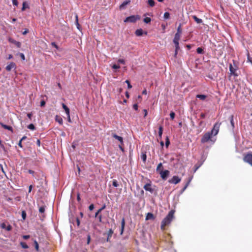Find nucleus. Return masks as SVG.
<instances>
[{
  "label": "nucleus",
  "mask_w": 252,
  "mask_h": 252,
  "mask_svg": "<svg viewBox=\"0 0 252 252\" xmlns=\"http://www.w3.org/2000/svg\"><path fill=\"white\" fill-rule=\"evenodd\" d=\"M174 211L171 210L166 217L162 220L161 224V229L164 230L165 227L170 223L174 218Z\"/></svg>",
  "instance_id": "nucleus-1"
},
{
  "label": "nucleus",
  "mask_w": 252,
  "mask_h": 252,
  "mask_svg": "<svg viewBox=\"0 0 252 252\" xmlns=\"http://www.w3.org/2000/svg\"><path fill=\"white\" fill-rule=\"evenodd\" d=\"M243 161L252 166V152H248L244 154Z\"/></svg>",
  "instance_id": "nucleus-2"
},
{
  "label": "nucleus",
  "mask_w": 252,
  "mask_h": 252,
  "mask_svg": "<svg viewBox=\"0 0 252 252\" xmlns=\"http://www.w3.org/2000/svg\"><path fill=\"white\" fill-rule=\"evenodd\" d=\"M220 125L221 123L219 122L216 123L214 125L213 129L210 132L212 135L215 136L218 133Z\"/></svg>",
  "instance_id": "nucleus-3"
},
{
  "label": "nucleus",
  "mask_w": 252,
  "mask_h": 252,
  "mask_svg": "<svg viewBox=\"0 0 252 252\" xmlns=\"http://www.w3.org/2000/svg\"><path fill=\"white\" fill-rule=\"evenodd\" d=\"M212 135L211 134V133L210 132H207L205 133L203 135V136L201 139V143H206V142L209 141V140L211 139Z\"/></svg>",
  "instance_id": "nucleus-4"
},
{
  "label": "nucleus",
  "mask_w": 252,
  "mask_h": 252,
  "mask_svg": "<svg viewBox=\"0 0 252 252\" xmlns=\"http://www.w3.org/2000/svg\"><path fill=\"white\" fill-rule=\"evenodd\" d=\"M139 19V17L138 16H134L132 15L129 17H127L124 20V22L125 23L127 22H130V23H134L138 19Z\"/></svg>",
  "instance_id": "nucleus-5"
},
{
  "label": "nucleus",
  "mask_w": 252,
  "mask_h": 252,
  "mask_svg": "<svg viewBox=\"0 0 252 252\" xmlns=\"http://www.w3.org/2000/svg\"><path fill=\"white\" fill-rule=\"evenodd\" d=\"M181 181V179L177 176H174L171 179L168 180V182L170 184H177Z\"/></svg>",
  "instance_id": "nucleus-6"
},
{
  "label": "nucleus",
  "mask_w": 252,
  "mask_h": 252,
  "mask_svg": "<svg viewBox=\"0 0 252 252\" xmlns=\"http://www.w3.org/2000/svg\"><path fill=\"white\" fill-rule=\"evenodd\" d=\"M169 171L167 170L164 171L160 170L159 172V174H160L161 178L164 180L167 179V177L169 175Z\"/></svg>",
  "instance_id": "nucleus-7"
},
{
  "label": "nucleus",
  "mask_w": 252,
  "mask_h": 252,
  "mask_svg": "<svg viewBox=\"0 0 252 252\" xmlns=\"http://www.w3.org/2000/svg\"><path fill=\"white\" fill-rule=\"evenodd\" d=\"M16 64L14 63L11 62L6 66V69L7 71H10L12 68H15Z\"/></svg>",
  "instance_id": "nucleus-8"
},
{
  "label": "nucleus",
  "mask_w": 252,
  "mask_h": 252,
  "mask_svg": "<svg viewBox=\"0 0 252 252\" xmlns=\"http://www.w3.org/2000/svg\"><path fill=\"white\" fill-rule=\"evenodd\" d=\"M112 136L113 137L119 141L121 144H123V138L122 137L118 136L115 133H112Z\"/></svg>",
  "instance_id": "nucleus-9"
},
{
  "label": "nucleus",
  "mask_w": 252,
  "mask_h": 252,
  "mask_svg": "<svg viewBox=\"0 0 252 252\" xmlns=\"http://www.w3.org/2000/svg\"><path fill=\"white\" fill-rule=\"evenodd\" d=\"M180 38V34L179 32H177L174 36V39H173V42L174 43H179V41Z\"/></svg>",
  "instance_id": "nucleus-10"
},
{
  "label": "nucleus",
  "mask_w": 252,
  "mask_h": 252,
  "mask_svg": "<svg viewBox=\"0 0 252 252\" xmlns=\"http://www.w3.org/2000/svg\"><path fill=\"white\" fill-rule=\"evenodd\" d=\"M151 185L150 184H146L144 186V189L147 191H149L151 192H152L153 191V189L151 188Z\"/></svg>",
  "instance_id": "nucleus-11"
},
{
  "label": "nucleus",
  "mask_w": 252,
  "mask_h": 252,
  "mask_svg": "<svg viewBox=\"0 0 252 252\" xmlns=\"http://www.w3.org/2000/svg\"><path fill=\"white\" fill-rule=\"evenodd\" d=\"M0 125L4 129L9 130L11 131L12 132H13V128H12V127L11 126H7V125H4V124H3L2 123H0Z\"/></svg>",
  "instance_id": "nucleus-12"
},
{
  "label": "nucleus",
  "mask_w": 252,
  "mask_h": 252,
  "mask_svg": "<svg viewBox=\"0 0 252 252\" xmlns=\"http://www.w3.org/2000/svg\"><path fill=\"white\" fill-rule=\"evenodd\" d=\"M229 68L230 71V74L236 76L237 75L235 74L236 69L233 67L231 64H229Z\"/></svg>",
  "instance_id": "nucleus-13"
},
{
  "label": "nucleus",
  "mask_w": 252,
  "mask_h": 252,
  "mask_svg": "<svg viewBox=\"0 0 252 252\" xmlns=\"http://www.w3.org/2000/svg\"><path fill=\"white\" fill-rule=\"evenodd\" d=\"M75 25L76 26L77 28L79 31H81V27L78 22V17L77 15H76L75 16Z\"/></svg>",
  "instance_id": "nucleus-14"
},
{
  "label": "nucleus",
  "mask_w": 252,
  "mask_h": 252,
  "mask_svg": "<svg viewBox=\"0 0 252 252\" xmlns=\"http://www.w3.org/2000/svg\"><path fill=\"white\" fill-rule=\"evenodd\" d=\"M125 225V219L123 218L121 222V234L122 235L123 233L124 227Z\"/></svg>",
  "instance_id": "nucleus-15"
},
{
  "label": "nucleus",
  "mask_w": 252,
  "mask_h": 252,
  "mask_svg": "<svg viewBox=\"0 0 252 252\" xmlns=\"http://www.w3.org/2000/svg\"><path fill=\"white\" fill-rule=\"evenodd\" d=\"M130 1L129 0H126L123 2V3L120 5V8L123 9L126 5L129 3Z\"/></svg>",
  "instance_id": "nucleus-16"
},
{
  "label": "nucleus",
  "mask_w": 252,
  "mask_h": 252,
  "mask_svg": "<svg viewBox=\"0 0 252 252\" xmlns=\"http://www.w3.org/2000/svg\"><path fill=\"white\" fill-rule=\"evenodd\" d=\"M192 18L197 24H200L202 22V20L201 19L197 18V16H196L195 15H193Z\"/></svg>",
  "instance_id": "nucleus-17"
},
{
  "label": "nucleus",
  "mask_w": 252,
  "mask_h": 252,
  "mask_svg": "<svg viewBox=\"0 0 252 252\" xmlns=\"http://www.w3.org/2000/svg\"><path fill=\"white\" fill-rule=\"evenodd\" d=\"M154 219V215H153V214H152L151 213H148L147 214V216H146V220H151V219Z\"/></svg>",
  "instance_id": "nucleus-18"
},
{
  "label": "nucleus",
  "mask_w": 252,
  "mask_h": 252,
  "mask_svg": "<svg viewBox=\"0 0 252 252\" xmlns=\"http://www.w3.org/2000/svg\"><path fill=\"white\" fill-rule=\"evenodd\" d=\"M55 120L56 121L58 122L60 125H62L63 124V119L60 117H59L58 116H56V118H55Z\"/></svg>",
  "instance_id": "nucleus-19"
},
{
  "label": "nucleus",
  "mask_w": 252,
  "mask_h": 252,
  "mask_svg": "<svg viewBox=\"0 0 252 252\" xmlns=\"http://www.w3.org/2000/svg\"><path fill=\"white\" fill-rule=\"evenodd\" d=\"M143 34V30L142 29H138L135 31V34L137 36H141Z\"/></svg>",
  "instance_id": "nucleus-20"
},
{
  "label": "nucleus",
  "mask_w": 252,
  "mask_h": 252,
  "mask_svg": "<svg viewBox=\"0 0 252 252\" xmlns=\"http://www.w3.org/2000/svg\"><path fill=\"white\" fill-rule=\"evenodd\" d=\"M113 233V231H112V230L111 229H109L108 233V237H107V241H109V239L111 237Z\"/></svg>",
  "instance_id": "nucleus-21"
},
{
  "label": "nucleus",
  "mask_w": 252,
  "mask_h": 252,
  "mask_svg": "<svg viewBox=\"0 0 252 252\" xmlns=\"http://www.w3.org/2000/svg\"><path fill=\"white\" fill-rule=\"evenodd\" d=\"M229 120H230L231 125L232 128H234V120H233V116H232V115L230 116V117H229Z\"/></svg>",
  "instance_id": "nucleus-22"
},
{
  "label": "nucleus",
  "mask_w": 252,
  "mask_h": 252,
  "mask_svg": "<svg viewBox=\"0 0 252 252\" xmlns=\"http://www.w3.org/2000/svg\"><path fill=\"white\" fill-rule=\"evenodd\" d=\"M29 8V5L26 2H23V6H22V11H24L26 8Z\"/></svg>",
  "instance_id": "nucleus-23"
},
{
  "label": "nucleus",
  "mask_w": 252,
  "mask_h": 252,
  "mask_svg": "<svg viewBox=\"0 0 252 252\" xmlns=\"http://www.w3.org/2000/svg\"><path fill=\"white\" fill-rule=\"evenodd\" d=\"M11 42L14 43L17 47L20 48L21 47V44L19 41H16L15 40H12Z\"/></svg>",
  "instance_id": "nucleus-24"
},
{
  "label": "nucleus",
  "mask_w": 252,
  "mask_h": 252,
  "mask_svg": "<svg viewBox=\"0 0 252 252\" xmlns=\"http://www.w3.org/2000/svg\"><path fill=\"white\" fill-rule=\"evenodd\" d=\"M162 127L160 126L159 127V131H158V136L159 138H161L162 137Z\"/></svg>",
  "instance_id": "nucleus-25"
},
{
  "label": "nucleus",
  "mask_w": 252,
  "mask_h": 252,
  "mask_svg": "<svg viewBox=\"0 0 252 252\" xmlns=\"http://www.w3.org/2000/svg\"><path fill=\"white\" fill-rule=\"evenodd\" d=\"M196 97L201 100H204L206 98V96L204 94H198L196 95Z\"/></svg>",
  "instance_id": "nucleus-26"
},
{
  "label": "nucleus",
  "mask_w": 252,
  "mask_h": 252,
  "mask_svg": "<svg viewBox=\"0 0 252 252\" xmlns=\"http://www.w3.org/2000/svg\"><path fill=\"white\" fill-rule=\"evenodd\" d=\"M146 158H147V156H146V154L142 153L141 155V158L144 162H145L146 160Z\"/></svg>",
  "instance_id": "nucleus-27"
},
{
  "label": "nucleus",
  "mask_w": 252,
  "mask_h": 252,
  "mask_svg": "<svg viewBox=\"0 0 252 252\" xmlns=\"http://www.w3.org/2000/svg\"><path fill=\"white\" fill-rule=\"evenodd\" d=\"M148 3L151 7H153L155 5V1L154 0H148Z\"/></svg>",
  "instance_id": "nucleus-28"
},
{
  "label": "nucleus",
  "mask_w": 252,
  "mask_h": 252,
  "mask_svg": "<svg viewBox=\"0 0 252 252\" xmlns=\"http://www.w3.org/2000/svg\"><path fill=\"white\" fill-rule=\"evenodd\" d=\"M162 167V164L161 163H159L157 167V171L159 173V171H160V168Z\"/></svg>",
  "instance_id": "nucleus-29"
},
{
  "label": "nucleus",
  "mask_w": 252,
  "mask_h": 252,
  "mask_svg": "<svg viewBox=\"0 0 252 252\" xmlns=\"http://www.w3.org/2000/svg\"><path fill=\"white\" fill-rule=\"evenodd\" d=\"M151 21V19L149 17H146L144 19V22L147 24L150 23Z\"/></svg>",
  "instance_id": "nucleus-30"
},
{
  "label": "nucleus",
  "mask_w": 252,
  "mask_h": 252,
  "mask_svg": "<svg viewBox=\"0 0 252 252\" xmlns=\"http://www.w3.org/2000/svg\"><path fill=\"white\" fill-rule=\"evenodd\" d=\"M20 245L22 246V247L24 249H27L28 248V245L24 242H21Z\"/></svg>",
  "instance_id": "nucleus-31"
},
{
  "label": "nucleus",
  "mask_w": 252,
  "mask_h": 252,
  "mask_svg": "<svg viewBox=\"0 0 252 252\" xmlns=\"http://www.w3.org/2000/svg\"><path fill=\"white\" fill-rule=\"evenodd\" d=\"M163 17H164V18L165 19H169V17H170L169 13H168V12H165L164 14Z\"/></svg>",
  "instance_id": "nucleus-32"
},
{
  "label": "nucleus",
  "mask_w": 252,
  "mask_h": 252,
  "mask_svg": "<svg viewBox=\"0 0 252 252\" xmlns=\"http://www.w3.org/2000/svg\"><path fill=\"white\" fill-rule=\"evenodd\" d=\"M196 51L198 54H203V49L200 47H198L197 48Z\"/></svg>",
  "instance_id": "nucleus-33"
},
{
  "label": "nucleus",
  "mask_w": 252,
  "mask_h": 252,
  "mask_svg": "<svg viewBox=\"0 0 252 252\" xmlns=\"http://www.w3.org/2000/svg\"><path fill=\"white\" fill-rule=\"evenodd\" d=\"M112 185L115 187H117L119 186V184L117 181L116 180H113L112 182Z\"/></svg>",
  "instance_id": "nucleus-34"
},
{
  "label": "nucleus",
  "mask_w": 252,
  "mask_h": 252,
  "mask_svg": "<svg viewBox=\"0 0 252 252\" xmlns=\"http://www.w3.org/2000/svg\"><path fill=\"white\" fill-rule=\"evenodd\" d=\"M28 128H29V129H31V130H34V129H35V126H34L33 124H31L29 125L28 126Z\"/></svg>",
  "instance_id": "nucleus-35"
},
{
  "label": "nucleus",
  "mask_w": 252,
  "mask_h": 252,
  "mask_svg": "<svg viewBox=\"0 0 252 252\" xmlns=\"http://www.w3.org/2000/svg\"><path fill=\"white\" fill-rule=\"evenodd\" d=\"M169 144H170L169 139L168 137H166V141H165V145H166V147H167L169 146Z\"/></svg>",
  "instance_id": "nucleus-36"
},
{
  "label": "nucleus",
  "mask_w": 252,
  "mask_h": 252,
  "mask_svg": "<svg viewBox=\"0 0 252 252\" xmlns=\"http://www.w3.org/2000/svg\"><path fill=\"white\" fill-rule=\"evenodd\" d=\"M112 68L114 69H117L120 68V65L117 64H113L112 66Z\"/></svg>",
  "instance_id": "nucleus-37"
},
{
  "label": "nucleus",
  "mask_w": 252,
  "mask_h": 252,
  "mask_svg": "<svg viewBox=\"0 0 252 252\" xmlns=\"http://www.w3.org/2000/svg\"><path fill=\"white\" fill-rule=\"evenodd\" d=\"M175 114L174 112H171L170 113V118H171V119L172 120H173V119H174V118H175Z\"/></svg>",
  "instance_id": "nucleus-38"
},
{
  "label": "nucleus",
  "mask_w": 252,
  "mask_h": 252,
  "mask_svg": "<svg viewBox=\"0 0 252 252\" xmlns=\"http://www.w3.org/2000/svg\"><path fill=\"white\" fill-rule=\"evenodd\" d=\"M19 55L23 61H24L25 60V55L23 53H20L19 54Z\"/></svg>",
  "instance_id": "nucleus-39"
},
{
  "label": "nucleus",
  "mask_w": 252,
  "mask_h": 252,
  "mask_svg": "<svg viewBox=\"0 0 252 252\" xmlns=\"http://www.w3.org/2000/svg\"><path fill=\"white\" fill-rule=\"evenodd\" d=\"M175 51L176 52H178V51L179 50V43H175Z\"/></svg>",
  "instance_id": "nucleus-40"
},
{
  "label": "nucleus",
  "mask_w": 252,
  "mask_h": 252,
  "mask_svg": "<svg viewBox=\"0 0 252 252\" xmlns=\"http://www.w3.org/2000/svg\"><path fill=\"white\" fill-rule=\"evenodd\" d=\"M34 245H35V249L36 250V251H38L39 246H38V243L37 242V241H34Z\"/></svg>",
  "instance_id": "nucleus-41"
},
{
  "label": "nucleus",
  "mask_w": 252,
  "mask_h": 252,
  "mask_svg": "<svg viewBox=\"0 0 252 252\" xmlns=\"http://www.w3.org/2000/svg\"><path fill=\"white\" fill-rule=\"evenodd\" d=\"M126 83L127 84V87L128 89H131L132 88V86L130 85V82L128 80H126Z\"/></svg>",
  "instance_id": "nucleus-42"
},
{
  "label": "nucleus",
  "mask_w": 252,
  "mask_h": 252,
  "mask_svg": "<svg viewBox=\"0 0 252 252\" xmlns=\"http://www.w3.org/2000/svg\"><path fill=\"white\" fill-rule=\"evenodd\" d=\"M22 216L23 220H25L26 217V213L25 211H22Z\"/></svg>",
  "instance_id": "nucleus-43"
},
{
  "label": "nucleus",
  "mask_w": 252,
  "mask_h": 252,
  "mask_svg": "<svg viewBox=\"0 0 252 252\" xmlns=\"http://www.w3.org/2000/svg\"><path fill=\"white\" fill-rule=\"evenodd\" d=\"M12 3L14 5L17 6L18 4V2L17 0H13Z\"/></svg>",
  "instance_id": "nucleus-44"
},
{
  "label": "nucleus",
  "mask_w": 252,
  "mask_h": 252,
  "mask_svg": "<svg viewBox=\"0 0 252 252\" xmlns=\"http://www.w3.org/2000/svg\"><path fill=\"white\" fill-rule=\"evenodd\" d=\"M51 45L52 46L55 47L57 49H58L59 47L55 42H53L51 43Z\"/></svg>",
  "instance_id": "nucleus-45"
},
{
  "label": "nucleus",
  "mask_w": 252,
  "mask_h": 252,
  "mask_svg": "<svg viewBox=\"0 0 252 252\" xmlns=\"http://www.w3.org/2000/svg\"><path fill=\"white\" fill-rule=\"evenodd\" d=\"M0 226L2 229H5L6 227V225L5 223H2L0 224Z\"/></svg>",
  "instance_id": "nucleus-46"
},
{
  "label": "nucleus",
  "mask_w": 252,
  "mask_h": 252,
  "mask_svg": "<svg viewBox=\"0 0 252 252\" xmlns=\"http://www.w3.org/2000/svg\"><path fill=\"white\" fill-rule=\"evenodd\" d=\"M39 211L40 213H44L45 211V209L43 207H41L39 208Z\"/></svg>",
  "instance_id": "nucleus-47"
},
{
  "label": "nucleus",
  "mask_w": 252,
  "mask_h": 252,
  "mask_svg": "<svg viewBox=\"0 0 252 252\" xmlns=\"http://www.w3.org/2000/svg\"><path fill=\"white\" fill-rule=\"evenodd\" d=\"M118 63H122V64H124L125 63V61L123 59H119L118 61Z\"/></svg>",
  "instance_id": "nucleus-48"
},
{
  "label": "nucleus",
  "mask_w": 252,
  "mask_h": 252,
  "mask_svg": "<svg viewBox=\"0 0 252 252\" xmlns=\"http://www.w3.org/2000/svg\"><path fill=\"white\" fill-rule=\"evenodd\" d=\"M64 111H65V113H66L67 116L70 115V114H69L70 111H69V109L68 108L65 109L64 110Z\"/></svg>",
  "instance_id": "nucleus-49"
},
{
  "label": "nucleus",
  "mask_w": 252,
  "mask_h": 252,
  "mask_svg": "<svg viewBox=\"0 0 252 252\" xmlns=\"http://www.w3.org/2000/svg\"><path fill=\"white\" fill-rule=\"evenodd\" d=\"M190 182V180L187 183V184L185 185V186L184 187V188L183 189V190L182 191H184L185 190V189H187V188L188 187V186H189V184Z\"/></svg>",
  "instance_id": "nucleus-50"
},
{
  "label": "nucleus",
  "mask_w": 252,
  "mask_h": 252,
  "mask_svg": "<svg viewBox=\"0 0 252 252\" xmlns=\"http://www.w3.org/2000/svg\"><path fill=\"white\" fill-rule=\"evenodd\" d=\"M11 228L12 227L11 225L9 224L7 226H6L5 229L7 231H10L11 230Z\"/></svg>",
  "instance_id": "nucleus-51"
},
{
  "label": "nucleus",
  "mask_w": 252,
  "mask_h": 252,
  "mask_svg": "<svg viewBox=\"0 0 252 252\" xmlns=\"http://www.w3.org/2000/svg\"><path fill=\"white\" fill-rule=\"evenodd\" d=\"M89 210H90V211L93 210L94 209V205L93 204H91V205L89 206Z\"/></svg>",
  "instance_id": "nucleus-52"
},
{
  "label": "nucleus",
  "mask_w": 252,
  "mask_h": 252,
  "mask_svg": "<svg viewBox=\"0 0 252 252\" xmlns=\"http://www.w3.org/2000/svg\"><path fill=\"white\" fill-rule=\"evenodd\" d=\"M45 101L44 100L41 101V102H40V106H42V107L44 106L45 105Z\"/></svg>",
  "instance_id": "nucleus-53"
},
{
  "label": "nucleus",
  "mask_w": 252,
  "mask_h": 252,
  "mask_svg": "<svg viewBox=\"0 0 252 252\" xmlns=\"http://www.w3.org/2000/svg\"><path fill=\"white\" fill-rule=\"evenodd\" d=\"M133 108L135 110H138V105L137 104H134L133 105Z\"/></svg>",
  "instance_id": "nucleus-54"
},
{
  "label": "nucleus",
  "mask_w": 252,
  "mask_h": 252,
  "mask_svg": "<svg viewBox=\"0 0 252 252\" xmlns=\"http://www.w3.org/2000/svg\"><path fill=\"white\" fill-rule=\"evenodd\" d=\"M22 141L20 140L19 141V143H18V146L19 147H20L21 148L23 147V146H22Z\"/></svg>",
  "instance_id": "nucleus-55"
},
{
  "label": "nucleus",
  "mask_w": 252,
  "mask_h": 252,
  "mask_svg": "<svg viewBox=\"0 0 252 252\" xmlns=\"http://www.w3.org/2000/svg\"><path fill=\"white\" fill-rule=\"evenodd\" d=\"M144 112V117H145L147 116V114H148V112H147V111L146 110V109H144L143 110Z\"/></svg>",
  "instance_id": "nucleus-56"
},
{
  "label": "nucleus",
  "mask_w": 252,
  "mask_h": 252,
  "mask_svg": "<svg viewBox=\"0 0 252 252\" xmlns=\"http://www.w3.org/2000/svg\"><path fill=\"white\" fill-rule=\"evenodd\" d=\"M23 238L24 239L26 240V239H29L30 238V236L29 235H24L23 236Z\"/></svg>",
  "instance_id": "nucleus-57"
},
{
  "label": "nucleus",
  "mask_w": 252,
  "mask_h": 252,
  "mask_svg": "<svg viewBox=\"0 0 252 252\" xmlns=\"http://www.w3.org/2000/svg\"><path fill=\"white\" fill-rule=\"evenodd\" d=\"M29 31L27 29H26L23 32V35H25Z\"/></svg>",
  "instance_id": "nucleus-58"
},
{
  "label": "nucleus",
  "mask_w": 252,
  "mask_h": 252,
  "mask_svg": "<svg viewBox=\"0 0 252 252\" xmlns=\"http://www.w3.org/2000/svg\"><path fill=\"white\" fill-rule=\"evenodd\" d=\"M177 32H179L180 34L181 33V25L178 28V29H177Z\"/></svg>",
  "instance_id": "nucleus-59"
},
{
  "label": "nucleus",
  "mask_w": 252,
  "mask_h": 252,
  "mask_svg": "<svg viewBox=\"0 0 252 252\" xmlns=\"http://www.w3.org/2000/svg\"><path fill=\"white\" fill-rule=\"evenodd\" d=\"M88 241H87V244H89L90 242V240H91V237H90V235H88V239H87Z\"/></svg>",
  "instance_id": "nucleus-60"
},
{
  "label": "nucleus",
  "mask_w": 252,
  "mask_h": 252,
  "mask_svg": "<svg viewBox=\"0 0 252 252\" xmlns=\"http://www.w3.org/2000/svg\"><path fill=\"white\" fill-rule=\"evenodd\" d=\"M62 106L64 110L68 108L64 103H62Z\"/></svg>",
  "instance_id": "nucleus-61"
},
{
  "label": "nucleus",
  "mask_w": 252,
  "mask_h": 252,
  "mask_svg": "<svg viewBox=\"0 0 252 252\" xmlns=\"http://www.w3.org/2000/svg\"><path fill=\"white\" fill-rule=\"evenodd\" d=\"M27 116H28V117L30 119H31L32 116V113H28V114H27Z\"/></svg>",
  "instance_id": "nucleus-62"
},
{
  "label": "nucleus",
  "mask_w": 252,
  "mask_h": 252,
  "mask_svg": "<svg viewBox=\"0 0 252 252\" xmlns=\"http://www.w3.org/2000/svg\"><path fill=\"white\" fill-rule=\"evenodd\" d=\"M32 188V185H30L29 188V192H31Z\"/></svg>",
  "instance_id": "nucleus-63"
},
{
  "label": "nucleus",
  "mask_w": 252,
  "mask_h": 252,
  "mask_svg": "<svg viewBox=\"0 0 252 252\" xmlns=\"http://www.w3.org/2000/svg\"><path fill=\"white\" fill-rule=\"evenodd\" d=\"M67 121H68V122L70 123L71 122V121L70 115H67Z\"/></svg>",
  "instance_id": "nucleus-64"
}]
</instances>
